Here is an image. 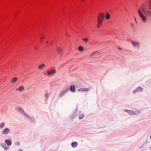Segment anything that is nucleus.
Masks as SVG:
<instances>
[{"mask_svg": "<svg viewBox=\"0 0 151 151\" xmlns=\"http://www.w3.org/2000/svg\"><path fill=\"white\" fill-rule=\"evenodd\" d=\"M24 115L26 117H27V119L29 120H30V119H32V117H31L29 115H28L26 113H25Z\"/></svg>", "mask_w": 151, "mask_h": 151, "instance_id": "412c9836", "label": "nucleus"}, {"mask_svg": "<svg viewBox=\"0 0 151 151\" xmlns=\"http://www.w3.org/2000/svg\"><path fill=\"white\" fill-rule=\"evenodd\" d=\"M95 55V54L93 52L90 54V57H92V56H94Z\"/></svg>", "mask_w": 151, "mask_h": 151, "instance_id": "c85d7f7f", "label": "nucleus"}, {"mask_svg": "<svg viewBox=\"0 0 151 151\" xmlns=\"http://www.w3.org/2000/svg\"><path fill=\"white\" fill-rule=\"evenodd\" d=\"M135 21L136 23H137V22L136 19V18H135Z\"/></svg>", "mask_w": 151, "mask_h": 151, "instance_id": "72a5a7b5", "label": "nucleus"}, {"mask_svg": "<svg viewBox=\"0 0 151 151\" xmlns=\"http://www.w3.org/2000/svg\"><path fill=\"white\" fill-rule=\"evenodd\" d=\"M118 49L119 50H122V49L120 48V47H118Z\"/></svg>", "mask_w": 151, "mask_h": 151, "instance_id": "473e14b6", "label": "nucleus"}, {"mask_svg": "<svg viewBox=\"0 0 151 151\" xmlns=\"http://www.w3.org/2000/svg\"><path fill=\"white\" fill-rule=\"evenodd\" d=\"M50 45H52V44H50Z\"/></svg>", "mask_w": 151, "mask_h": 151, "instance_id": "e433bc0d", "label": "nucleus"}, {"mask_svg": "<svg viewBox=\"0 0 151 151\" xmlns=\"http://www.w3.org/2000/svg\"><path fill=\"white\" fill-rule=\"evenodd\" d=\"M65 92V91H63L61 92L59 95L60 97H61L62 96H63V95H64Z\"/></svg>", "mask_w": 151, "mask_h": 151, "instance_id": "5701e85b", "label": "nucleus"}, {"mask_svg": "<svg viewBox=\"0 0 151 151\" xmlns=\"http://www.w3.org/2000/svg\"><path fill=\"white\" fill-rule=\"evenodd\" d=\"M5 143L8 146H10L12 144V142L9 139H6L5 141Z\"/></svg>", "mask_w": 151, "mask_h": 151, "instance_id": "9b49d317", "label": "nucleus"}, {"mask_svg": "<svg viewBox=\"0 0 151 151\" xmlns=\"http://www.w3.org/2000/svg\"><path fill=\"white\" fill-rule=\"evenodd\" d=\"M149 6L151 8V0H150L149 1Z\"/></svg>", "mask_w": 151, "mask_h": 151, "instance_id": "cd10ccee", "label": "nucleus"}, {"mask_svg": "<svg viewBox=\"0 0 151 151\" xmlns=\"http://www.w3.org/2000/svg\"><path fill=\"white\" fill-rule=\"evenodd\" d=\"M82 40L84 41V42H85V43L87 42L89 40L88 38L87 37H86L85 38H83L82 39Z\"/></svg>", "mask_w": 151, "mask_h": 151, "instance_id": "6ab92c4d", "label": "nucleus"}, {"mask_svg": "<svg viewBox=\"0 0 151 151\" xmlns=\"http://www.w3.org/2000/svg\"><path fill=\"white\" fill-rule=\"evenodd\" d=\"M104 15L103 14H99L97 17L98 22H103V19L104 17Z\"/></svg>", "mask_w": 151, "mask_h": 151, "instance_id": "7ed1b4c3", "label": "nucleus"}, {"mask_svg": "<svg viewBox=\"0 0 151 151\" xmlns=\"http://www.w3.org/2000/svg\"><path fill=\"white\" fill-rule=\"evenodd\" d=\"M5 125L4 123H2L0 124V128L2 129V128Z\"/></svg>", "mask_w": 151, "mask_h": 151, "instance_id": "b1692460", "label": "nucleus"}, {"mask_svg": "<svg viewBox=\"0 0 151 151\" xmlns=\"http://www.w3.org/2000/svg\"><path fill=\"white\" fill-rule=\"evenodd\" d=\"M83 117L84 115L81 114L79 116V119H82L83 118Z\"/></svg>", "mask_w": 151, "mask_h": 151, "instance_id": "bb28decb", "label": "nucleus"}, {"mask_svg": "<svg viewBox=\"0 0 151 151\" xmlns=\"http://www.w3.org/2000/svg\"><path fill=\"white\" fill-rule=\"evenodd\" d=\"M102 22H98V24L96 26L97 28H99L100 27L101 25L102 24Z\"/></svg>", "mask_w": 151, "mask_h": 151, "instance_id": "2eb2a0df", "label": "nucleus"}, {"mask_svg": "<svg viewBox=\"0 0 151 151\" xmlns=\"http://www.w3.org/2000/svg\"><path fill=\"white\" fill-rule=\"evenodd\" d=\"M78 50L79 51L81 52H83L84 50L82 46L79 47Z\"/></svg>", "mask_w": 151, "mask_h": 151, "instance_id": "aec40b11", "label": "nucleus"}, {"mask_svg": "<svg viewBox=\"0 0 151 151\" xmlns=\"http://www.w3.org/2000/svg\"><path fill=\"white\" fill-rule=\"evenodd\" d=\"M40 42H42L43 40L44 39V38H45V36L44 35H42L40 36Z\"/></svg>", "mask_w": 151, "mask_h": 151, "instance_id": "4be33fe9", "label": "nucleus"}, {"mask_svg": "<svg viewBox=\"0 0 151 151\" xmlns=\"http://www.w3.org/2000/svg\"><path fill=\"white\" fill-rule=\"evenodd\" d=\"M18 151H22V150H19Z\"/></svg>", "mask_w": 151, "mask_h": 151, "instance_id": "f704fd0d", "label": "nucleus"}, {"mask_svg": "<svg viewBox=\"0 0 151 151\" xmlns=\"http://www.w3.org/2000/svg\"><path fill=\"white\" fill-rule=\"evenodd\" d=\"M1 146L5 150H6L8 149V148L6 147V145L4 143L1 144Z\"/></svg>", "mask_w": 151, "mask_h": 151, "instance_id": "a211bd4d", "label": "nucleus"}, {"mask_svg": "<svg viewBox=\"0 0 151 151\" xmlns=\"http://www.w3.org/2000/svg\"><path fill=\"white\" fill-rule=\"evenodd\" d=\"M56 72L55 70H52L51 72L48 71L47 73L48 75L49 76H53L55 73Z\"/></svg>", "mask_w": 151, "mask_h": 151, "instance_id": "423d86ee", "label": "nucleus"}, {"mask_svg": "<svg viewBox=\"0 0 151 151\" xmlns=\"http://www.w3.org/2000/svg\"><path fill=\"white\" fill-rule=\"evenodd\" d=\"M137 92V91H136V89L135 90L133 91V93L134 94V93H135Z\"/></svg>", "mask_w": 151, "mask_h": 151, "instance_id": "2f4dec72", "label": "nucleus"}, {"mask_svg": "<svg viewBox=\"0 0 151 151\" xmlns=\"http://www.w3.org/2000/svg\"><path fill=\"white\" fill-rule=\"evenodd\" d=\"M150 138L151 139V136L150 137Z\"/></svg>", "mask_w": 151, "mask_h": 151, "instance_id": "4c0bfd02", "label": "nucleus"}, {"mask_svg": "<svg viewBox=\"0 0 151 151\" xmlns=\"http://www.w3.org/2000/svg\"><path fill=\"white\" fill-rule=\"evenodd\" d=\"M93 53L95 54V55L96 54L99 53V52H93Z\"/></svg>", "mask_w": 151, "mask_h": 151, "instance_id": "c756f323", "label": "nucleus"}, {"mask_svg": "<svg viewBox=\"0 0 151 151\" xmlns=\"http://www.w3.org/2000/svg\"><path fill=\"white\" fill-rule=\"evenodd\" d=\"M131 26L132 27H134V24H131Z\"/></svg>", "mask_w": 151, "mask_h": 151, "instance_id": "7c9ffc66", "label": "nucleus"}, {"mask_svg": "<svg viewBox=\"0 0 151 151\" xmlns=\"http://www.w3.org/2000/svg\"><path fill=\"white\" fill-rule=\"evenodd\" d=\"M10 131V130L7 128H5L2 132V134L6 135L8 134Z\"/></svg>", "mask_w": 151, "mask_h": 151, "instance_id": "39448f33", "label": "nucleus"}, {"mask_svg": "<svg viewBox=\"0 0 151 151\" xmlns=\"http://www.w3.org/2000/svg\"><path fill=\"white\" fill-rule=\"evenodd\" d=\"M138 13L142 21L144 23L147 22V17H151V12L148 10H145L144 6L141 7L138 10Z\"/></svg>", "mask_w": 151, "mask_h": 151, "instance_id": "f257e3e1", "label": "nucleus"}, {"mask_svg": "<svg viewBox=\"0 0 151 151\" xmlns=\"http://www.w3.org/2000/svg\"><path fill=\"white\" fill-rule=\"evenodd\" d=\"M125 111L127 112L128 113L131 115H133L135 114V113L134 111H130L128 110H125Z\"/></svg>", "mask_w": 151, "mask_h": 151, "instance_id": "f8f14e48", "label": "nucleus"}, {"mask_svg": "<svg viewBox=\"0 0 151 151\" xmlns=\"http://www.w3.org/2000/svg\"><path fill=\"white\" fill-rule=\"evenodd\" d=\"M45 65L44 64H42L38 66V68L40 70H42L45 68Z\"/></svg>", "mask_w": 151, "mask_h": 151, "instance_id": "1a4fd4ad", "label": "nucleus"}, {"mask_svg": "<svg viewBox=\"0 0 151 151\" xmlns=\"http://www.w3.org/2000/svg\"><path fill=\"white\" fill-rule=\"evenodd\" d=\"M76 87L74 85L71 86L70 88V91L73 93L75 92L76 91Z\"/></svg>", "mask_w": 151, "mask_h": 151, "instance_id": "0eeeda50", "label": "nucleus"}, {"mask_svg": "<svg viewBox=\"0 0 151 151\" xmlns=\"http://www.w3.org/2000/svg\"><path fill=\"white\" fill-rule=\"evenodd\" d=\"M18 111L19 112L21 113L23 115L25 113V112L24 111V110L22 108H19L18 109Z\"/></svg>", "mask_w": 151, "mask_h": 151, "instance_id": "ddd939ff", "label": "nucleus"}, {"mask_svg": "<svg viewBox=\"0 0 151 151\" xmlns=\"http://www.w3.org/2000/svg\"><path fill=\"white\" fill-rule=\"evenodd\" d=\"M90 88H82L79 89L78 91V92L82 91L83 92H84L88 91L90 90Z\"/></svg>", "mask_w": 151, "mask_h": 151, "instance_id": "20e7f679", "label": "nucleus"}, {"mask_svg": "<svg viewBox=\"0 0 151 151\" xmlns=\"http://www.w3.org/2000/svg\"><path fill=\"white\" fill-rule=\"evenodd\" d=\"M77 143L76 142H73L71 144L72 146L73 147H75L77 146Z\"/></svg>", "mask_w": 151, "mask_h": 151, "instance_id": "dca6fc26", "label": "nucleus"}, {"mask_svg": "<svg viewBox=\"0 0 151 151\" xmlns=\"http://www.w3.org/2000/svg\"><path fill=\"white\" fill-rule=\"evenodd\" d=\"M24 87L22 86H21L19 88L16 89V91H19L20 92H22L24 91Z\"/></svg>", "mask_w": 151, "mask_h": 151, "instance_id": "6e6552de", "label": "nucleus"}, {"mask_svg": "<svg viewBox=\"0 0 151 151\" xmlns=\"http://www.w3.org/2000/svg\"><path fill=\"white\" fill-rule=\"evenodd\" d=\"M46 43H48V41H47L46 42Z\"/></svg>", "mask_w": 151, "mask_h": 151, "instance_id": "c9c22d12", "label": "nucleus"}, {"mask_svg": "<svg viewBox=\"0 0 151 151\" xmlns=\"http://www.w3.org/2000/svg\"><path fill=\"white\" fill-rule=\"evenodd\" d=\"M18 80V78L17 77H14L12 78L11 80V81L13 83H15Z\"/></svg>", "mask_w": 151, "mask_h": 151, "instance_id": "4468645a", "label": "nucleus"}, {"mask_svg": "<svg viewBox=\"0 0 151 151\" xmlns=\"http://www.w3.org/2000/svg\"><path fill=\"white\" fill-rule=\"evenodd\" d=\"M57 51L58 54H61L62 53L63 49L60 47H58L57 48Z\"/></svg>", "mask_w": 151, "mask_h": 151, "instance_id": "9d476101", "label": "nucleus"}, {"mask_svg": "<svg viewBox=\"0 0 151 151\" xmlns=\"http://www.w3.org/2000/svg\"><path fill=\"white\" fill-rule=\"evenodd\" d=\"M143 90V89L140 87H138L136 91L137 92H142Z\"/></svg>", "mask_w": 151, "mask_h": 151, "instance_id": "f3484780", "label": "nucleus"}, {"mask_svg": "<svg viewBox=\"0 0 151 151\" xmlns=\"http://www.w3.org/2000/svg\"><path fill=\"white\" fill-rule=\"evenodd\" d=\"M110 15L109 14H107L106 16V18L107 19H108L110 18Z\"/></svg>", "mask_w": 151, "mask_h": 151, "instance_id": "393cba45", "label": "nucleus"}, {"mask_svg": "<svg viewBox=\"0 0 151 151\" xmlns=\"http://www.w3.org/2000/svg\"><path fill=\"white\" fill-rule=\"evenodd\" d=\"M49 95L48 93H46L45 95V97L46 100H47L48 99L49 97Z\"/></svg>", "mask_w": 151, "mask_h": 151, "instance_id": "a878e982", "label": "nucleus"}, {"mask_svg": "<svg viewBox=\"0 0 151 151\" xmlns=\"http://www.w3.org/2000/svg\"><path fill=\"white\" fill-rule=\"evenodd\" d=\"M131 43L133 46L135 48L139 49L140 47V43L139 42L135 41H132Z\"/></svg>", "mask_w": 151, "mask_h": 151, "instance_id": "f03ea898", "label": "nucleus"}]
</instances>
